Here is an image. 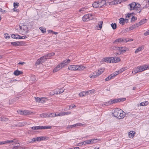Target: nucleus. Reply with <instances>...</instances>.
I'll use <instances>...</instances> for the list:
<instances>
[{
	"mask_svg": "<svg viewBox=\"0 0 149 149\" xmlns=\"http://www.w3.org/2000/svg\"><path fill=\"white\" fill-rule=\"evenodd\" d=\"M121 3V0H112V4L116 5Z\"/></svg>",
	"mask_w": 149,
	"mask_h": 149,
	"instance_id": "nucleus-22",
	"label": "nucleus"
},
{
	"mask_svg": "<svg viewBox=\"0 0 149 149\" xmlns=\"http://www.w3.org/2000/svg\"><path fill=\"white\" fill-rule=\"evenodd\" d=\"M40 59V60H41V61L42 63L44 62L47 60V57L45 55L41 57Z\"/></svg>",
	"mask_w": 149,
	"mask_h": 149,
	"instance_id": "nucleus-21",
	"label": "nucleus"
},
{
	"mask_svg": "<svg viewBox=\"0 0 149 149\" xmlns=\"http://www.w3.org/2000/svg\"><path fill=\"white\" fill-rule=\"evenodd\" d=\"M12 38L14 39H17L18 37L16 36V35L12 34L11 36Z\"/></svg>",
	"mask_w": 149,
	"mask_h": 149,
	"instance_id": "nucleus-50",
	"label": "nucleus"
},
{
	"mask_svg": "<svg viewBox=\"0 0 149 149\" xmlns=\"http://www.w3.org/2000/svg\"><path fill=\"white\" fill-rule=\"evenodd\" d=\"M24 115H30L31 114L30 112L28 111H24Z\"/></svg>",
	"mask_w": 149,
	"mask_h": 149,
	"instance_id": "nucleus-43",
	"label": "nucleus"
},
{
	"mask_svg": "<svg viewBox=\"0 0 149 149\" xmlns=\"http://www.w3.org/2000/svg\"><path fill=\"white\" fill-rule=\"evenodd\" d=\"M103 23V22L102 21H100L98 23V24H97V26H96L97 28L99 27L100 30L102 28Z\"/></svg>",
	"mask_w": 149,
	"mask_h": 149,
	"instance_id": "nucleus-29",
	"label": "nucleus"
},
{
	"mask_svg": "<svg viewBox=\"0 0 149 149\" xmlns=\"http://www.w3.org/2000/svg\"><path fill=\"white\" fill-rule=\"evenodd\" d=\"M98 2L100 5V8H101L102 6H104L107 3V2L105 0H100L98 1Z\"/></svg>",
	"mask_w": 149,
	"mask_h": 149,
	"instance_id": "nucleus-18",
	"label": "nucleus"
},
{
	"mask_svg": "<svg viewBox=\"0 0 149 149\" xmlns=\"http://www.w3.org/2000/svg\"><path fill=\"white\" fill-rule=\"evenodd\" d=\"M11 44L14 46H17L18 45H17L16 42H12L11 43Z\"/></svg>",
	"mask_w": 149,
	"mask_h": 149,
	"instance_id": "nucleus-54",
	"label": "nucleus"
},
{
	"mask_svg": "<svg viewBox=\"0 0 149 149\" xmlns=\"http://www.w3.org/2000/svg\"><path fill=\"white\" fill-rule=\"evenodd\" d=\"M125 70L126 69L125 68H123L120 69L118 71V72L119 73V74L120 73H121L123 71H125Z\"/></svg>",
	"mask_w": 149,
	"mask_h": 149,
	"instance_id": "nucleus-46",
	"label": "nucleus"
},
{
	"mask_svg": "<svg viewBox=\"0 0 149 149\" xmlns=\"http://www.w3.org/2000/svg\"><path fill=\"white\" fill-rule=\"evenodd\" d=\"M58 115L59 116H62L64 115V112H61L58 113Z\"/></svg>",
	"mask_w": 149,
	"mask_h": 149,
	"instance_id": "nucleus-62",
	"label": "nucleus"
},
{
	"mask_svg": "<svg viewBox=\"0 0 149 149\" xmlns=\"http://www.w3.org/2000/svg\"><path fill=\"white\" fill-rule=\"evenodd\" d=\"M79 96L81 97H82L86 95V93H85V91H83L82 92L79 93Z\"/></svg>",
	"mask_w": 149,
	"mask_h": 149,
	"instance_id": "nucleus-39",
	"label": "nucleus"
},
{
	"mask_svg": "<svg viewBox=\"0 0 149 149\" xmlns=\"http://www.w3.org/2000/svg\"><path fill=\"white\" fill-rule=\"evenodd\" d=\"M16 36L18 37L17 39H24L27 38L26 36H21L19 35H16Z\"/></svg>",
	"mask_w": 149,
	"mask_h": 149,
	"instance_id": "nucleus-36",
	"label": "nucleus"
},
{
	"mask_svg": "<svg viewBox=\"0 0 149 149\" xmlns=\"http://www.w3.org/2000/svg\"><path fill=\"white\" fill-rule=\"evenodd\" d=\"M120 61V58L118 57H112V63H117L119 62Z\"/></svg>",
	"mask_w": 149,
	"mask_h": 149,
	"instance_id": "nucleus-13",
	"label": "nucleus"
},
{
	"mask_svg": "<svg viewBox=\"0 0 149 149\" xmlns=\"http://www.w3.org/2000/svg\"><path fill=\"white\" fill-rule=\"evenodd\" d=\"M37 130L45 129H51L52 126H36Z\"/></svg>",
	"mask_w": 149,
	"mask_h": 149,
	"instance_id": "nucleus-9",
	"label": "nucleus"
},
{
	"mask_svg": "<svg viewBox=\"0 0 149 149\" xmlns=\"http://www.w3.org/2000/svg\"><path fill=\"white\" fill-rule=\"evenodd\" d=\"M117 28V25L115 23H112V29H116Z\"/></svg>",
	"mask_w": 149,
	"mask_h": 149,
	"instance_id": "nucleus-51",
	"label": "nucleus"
},
{
	"mask_svg": "<svg viewBox=\"0 0 149 149\" xmlns=\"http://www.w3.org/2000/svg\"><path fill=\"white\" fill-rule=\"evenodd\" d=\"M40 116L43 118H45L47 117H50V115H49L47 113H42L40 114Z\"/></svg>",
	"mask_w": 149,
	"mask_h": 149,
	"instance_id": "nucleus-26",
	"label": "nucleus"
},
{
	"mask_svg": "<svg viewBox=\"0 0 149 149\" xmlns=\"http://www.w3.org/2000/svg\"><path fill=\"white\" fill-rule=\"evenodd\" d=\"M144 35L145 36H147L149 35V30L147 31L144 33Z\"/></svg>",
	"mask_w": 149,
	"mask_h": 149,
	"instance_id": "nucleus-56",
	"label": "nucleus"
},
{
	"mask_svg": "<svg viewBox=\"0 0 149 149\" xmlns=\"http://www.w3.org/2000/svg\"><path fill=\"white\" fill-rule=\"evenodd\" d=\"M132 13H128L127 14V16H126V18L127 17L129 18L131 17V15H132Z\"/></svg>",
	"mask_w": 149,
	"mask_h": 149,
	"instance_id": "nucleus-57",
	"label": "nucleus"
},
{
	"mask_svg": "<svg viewBox=\"0 0 149 149\" xmlns=\"http://www.w3.org/2000/svg\"><path fill=\"white\" fill-rule=\"evenodd\" d=\"M35 100L36 102H40L41 100V98L38 97H35Z\"/></svg>",
	"mask_w": 149,
	"mask_h": 149,
	"instance_id": "nucleus-47",
	"label": "nucleus"
},
{
	"mask_svg": "<svg viewBox=\"0 0 149 149\" xmlns=\"http://www.w3.org/2000/svg\"><path fill=\"white\" fill-rule=\"evenodd\" d=\"M19 3L17 2H14L13 3V6L15 8H17L19 6Z\"/></svg>",
	"mask_w": 149,
	"mask_h": 149,
	"instance_id": "nucleus-42",
	"label": "nucleus"
},
{
	"mask_svg": "<svg viewBox=\"0 0 149 149\" xmlns=\"http://www.w3.org/2000/svg\"><path fill=\"white\" fill-rule=\"evenodd\" d=\"M111 61L112 57H106L103 58V60L101 61L100 62L101 63H103L104 62L107 63H111Z\"/></svg>",
	"mask_w": 149,
	"mask_h": 149,
	"instance_id": "nucleus-7",
	"label": "nucleus"
},
{
	"mask_svg": "<svg viewBox=\"0 0 149 149\" xmlns=\"http://www.w3.org/2000/svg\"><path fill=\"white\" fill-rule=\"evenodd\" d=\"M13 141H4L2 142H0V145H3V144H4L6 143H8L9 142H12Z\"/></svg>",
	"mask_w": 149,
	"mask_h": 149,
	"instance_id": "nucleus-34",
	"label": "nucleus"
},
{
	"mask_svg": "<svg viewBox=\"0 0 149 149\" xmlns=\"http://www.w3.org/2000/svg\"><path fill=\"white\" fill-rule=\"evenodd\" d=\"M86 144V142L85 141H83V142L79 143L78 144V146H80L81 145H84Z\"/></svg>",
	"mask_w": 149,
	"mask_h": 149,
	"instance_id": "nucleus-52",
	"label": "nucleus"
},
{
	"mask_svg": "<svg viewBox=\"0 0 149 149\" xmlns=\"http://www.w3.org/2000/svg\"><path fill=\"white\" fill-rule=\"evenodd\" d=\"M148 69H149V64L138 66L133 69L132 71V73L134 74H135L137 73L142 72Z\"/></svg>",
	"mask_w": 149,
	"mask_h": 149,
	"instance_id": "nucleus-2",
	"label": "nucleus"
},
{
	"mask_svg": "<svg viewBox=\"0 0 149 149\" xmlns=\"http://www.w3.org/2000/svg\"><path fill=\"white\" fill-rule=\"evenodd\" d=\"M129 9L131 10H134V11H136L138 13H140L141 11V8L140 5L138 3H136L135 2H132L129 5Z\"/></svg>",
	"mask_w": 149,
	"mask_h": 149,
	"instance_id": "nucleus-1",
	"label": "nucleus"
},
{
	"mask_svg": "<svg viewBox=\"0 0 149 149\" xmlns=\"http://www.w3.org/2000/svg\"><path fill=\"white\" fill-rule=\"evenodd\" d=\"M39 29L41 31L42 33H44L46 32V29L45 28H43L42 27H40Z\"/></svg>",
	"mask_w": 149,
	"mask_h": 149,
	"instance_id": "nucleus-38",
	"label": "nucleus"
},
{
	"mask_svg": "<svg viewBox=\"0 0 149 149\" xmlns=\"http://www.w3.org/2000/svg\"><path fill=\"white\" fill-rule=\"evenodd\" d=\"M70 61V60L69 59H67L63 61L62 62L58 64L59 65L60 68L61 69L63 68L65 66L68 65Z\"/></svg>",
	"mask_w": 149,
	"mask_h": 149,
	"instance_id": "nucleus-5",
	"label": "nucleus"
},
{
	"mask_svg": "<svg viewBox=\"0 0 149 149\" xmlns=\"http://www.w3.org/2000/svg\"><path fill=\"white\" fill-rule=\"evenodd\" d=\"M82 20L84 21H88L91 20L89 19L88 14L85 15L82 17Z\"/></svg>",
	"mask_w": 149,
	"mask_h": 149,
	"instance_id": "nucleus-20",
	"label": "nucleus"
},
{
	"mask_svg": "<svg viewBox=\"0 0 149 149\" xmlns=\"http://www.w3.org/2000/svg\"><path fill=\"white\" fill-rule=\"evenodd\" d=\"M104 71V69H101L100 70H98V71L97 72H96V74L94 75L91 76L90 77L91 78H95L96 77L99 76L100 75L101 73H102Z\"/></svg>",
	"mask_w": 149,
	"mask_h": 149,
	"instance_id": "nucleus-8",
	"label": "nucleus"
},
{
	"mask_svg": "<svg viewBox=\"0 0 149 149\" xmlns=\"http://www.w3.org/2000/svg\"><path fill=\"white\" fill-rule=\"evenodd\" d=\"M23 31L22 33L26 34L28 31V27L27 25L23 24Z\"/></svg>",
	"mask_w": 149,
	"mask_h": 149,
	"instance_id": "nucleus-15",
	"label": "nucleus"
},
{
	"mask_svg": "<svg viewBox=\"0 0 149 149\" xmlns=\"http://www.w3.org/2000/svg\"><path fill=\"white\" fill-rule=\"evenodd\" d=\"M17 112L18 113H19L21 115H24V111H23L22 110H18L17 111Z\"/></svg>",
	"mask_w": 149,
	"mask_h": 149,
	"instance_id": "nucleus-49",
	"label": "nucleus"
},
{
	"mask_svg": "<svg viewBox=\"0 0 149 149\" xmlns=\"http://www.w3.org/2000/svg\"><path fill=\"white\" fill-rule=\"evenodd\" d=\"M83 125H84V124H82V123H78L73 125H69L68 127L67 128H73L74 127H76L78 126H81Z\"/></svg>",
	"mask_w": 149,
	"mask_h": 149,
	"instance_id": "nucleus-14",
	"label": "nucleus"
},
{
	"mask_svg": "<svg viewBox=\"0 0 149 149\" xmlns=\"http://www.w3.org/2000/svg\"><path fill=\"white\" fill-rule=\"evenodd\" d=\"M21 25H19V28L20 30H23V24H21Z\"/></svg>",
	"mask_w": 149,
	"mask_h": 149,
	"instance_id": "nucleus-64",
	"label": "nucleus"
},
{
	"mask_svg": "<svg viewBox=\"0 0 149 149\" xmlns=\"http://www.w3.org/2000/svg\"><path fill=\"white\" fill-rule=\"evenodd\" d=\"M60 69H61V68H60V67L59 66V65H58L56 67H55L54 69L53 70V72H56L57 71H58L59 70H60Z\"/></svg>",
	"mask_w": 149,
	"mask_h": 149,
	"instance_id": "nucleus-30",
	"label": "nucleus"
},
{
	"mask_svg": "<svg viewBox=\"0 0 149 149\" xmlns=\"http://www.w3.org/2000/svg\"><path fill=\"white\" fill-rule=\"evenodd\" d=\"M148 104V101H145L140 103V105L144 106L147 105Z\"/></svg>",
	"mask_w": 149,
	"mask_h": 149,
	"instance_id": "nucleus-35",
	"label": "nucleus"
},
{
	"mask_svg": "<svg viewBox=\"0 0 149 149\" xmlns=\"http://www.w3.org/2000/svg\"><path fill=\"white\" fill-rule=\"evenodd\" d=\"M125 23V19L123 18H120L119 19V23L120 24H122V25H123Z\"/></svg>",
	"mask_w": 149,
	"mask_h": 149,
	"instance_id": "nucleus-28",
	"label": "nucleus"
},
{
	"mask_svg": "<svg viewBox=\"0 0 149 149\" xmlns=\"http://www.w3.org/2000/svg\"><path fill=\"white\" fill-rule=\"evenodd\" d=\"M23 72L22 71H20L18 70H15L13 73V74L15 76H18L23 74Z\"/></svg>",
	"mask_w": 149,
	"mask_h": 149,
	"instance_id": "nucleus-17",
	"label": "nucleus"
},
{
	"mask_svg": "<svg viewBox=\"0 0 149 149\" xmlns=\"http://www.w3.org/2000/svg\"><path fill=\"white\" fill-rule=\"evenodd\" d=\"M86 142V144L87 143H91L92 140L91 139L89 140H87L85 141Z\"/></svg>",
	"mask_w": 149,
	"mask_h": 149,
	"instance_id": "nucleus-53",
	"label": "nucleus"
},
{
	"mask_svg": "<svg viewBox=\"0 0 149 149\" xmlns=\"http://www.w3.org/2000/svg\"><path fill=\"white\" fill-rule=\"evenodd\" d=\"M144 47L143 45H142L141 46L139 47L135 51V53H138L139 52L141 51L142 50H143L144 49Z\"/></svg>",
	"mask_w": 149,
	"mask_h": 149,
	"instance_id": "nucleus-19",
	"label": "nucleus"
},
{
	"mask_svg": "<svg viewBox=\"0 0 149 149\" xmlns=\"http://www.w3.org/2000/svg\"><path fill=\"white\" fill-rule=\"evenodd\" d=\"M137 25L136 24H135L134 25L132 26L129 28V31H131L133 30L136 27H138Z\"/></svg>",
	"mask_w": 149,
	"mask_h": 149,
	"instance_id": "nucleus-27",
	"label": "nucleus"
},
{
	"mask_svg": "<svg viewBox=\"0 0 149 149\" xmlns=\"http://www.w3.org/2000/svg\"><path fill=\"white\" fill-rule=\"evenodd\" d=\"M126 100L125 98H120L115 99L112 100V103L123 102Z\"/></svg>",
	"mask_w": 149,
	"mask_h": 149,
	"instance_id": "nucleus-10",
	"label": "nucleus"
},
{
	"mask_svg": "<svg viewBox=\"0 0 149 149\" xmlns=\"http://www.w3.org/2000/svg\"><path fill=\"white\" fill-rule=\"evenodd\" d=\"M112 79V74H110L108 77L105 79L106 81H108Z\"/></svg>",
	"mask_w": 149,
	"mask_h": 149,
	"instance_id": "nucleus-45",
	"label": "nucleus"
},
{
	"mask_svg": "<svg viewBox=\"0 0 149 149\" xmlns=\"http://www.w3.org/2000/svg\"><path fill=\"white\" fill-rule=\"evenodd\" d=\"M1 120L2 121L7 122L8 120V119L7 118H4L3 117H1Z\"/></svg>",
	"mask_w": 149,
	"mask_h": 149,
	"instance_id": "nucleus-40",
	"label": "nucleus"
},
{
	"mask_svg": "<svg viewBox=\"0 0 149 149\" xmlns=\"http://www.w3.org/2000/svg\"><path fill=\"white\" fill-rule=\"evenodd\" d=\"M58 91V93L60 94L61 93H63L64 92V90H63L62 89H61L59 90Z\"/></svg>",
	"mask_w": 149,
	"mask_h": 149,
	"instance_id": "nucleus-58",
	"label": "nucleus"
},
{
	"mask_svg": "<svg viewBox=\"0 0 149 149\" xmlns=\"http://www.w3.org/2000/svg\"><path fill=\"white\" fill-rule=\"evenodd\" d=\"M13 141L12 142H11L8 143H14L16 144H19V143H18V142L17 140L16 139H14L13 140H7V141Z\"/></svg>",
	"mask_w": 149,
	"mask_h": 149,
	"instance_id": "nucleus-33",
	"label": "nucleus"
},
{
	"mask_svg": "<svg viewBox=\"0 0 149 149\" xmlns=\"http://www.w3.org/2000/svg\"><path fill=\"white\" fill-rule=\"evenodd\" d=\"M135 19H136V17L134 16H132L131 19V22L134 21Z\"/></svg>",
	"mask_w": 149,
	"mask_h": 149,
	"instance_id": "nucleus-55",
	"label": "nucleus"
},
{
	"mask_svg": "<svg viewBox=\"0 0 149 149\" xmlns=\"http://www.w3.org/2000/svg\"><path fill=\"white\" fill-rule=\"evenodd\" d=\"M46 100V98H45L44 97H41V100L40 102L41 103H44L45 102Z\"/></svg>",
	"mask_w": 149,
	"mask_h": 149,
	"instance_id": "nucleus-48",
	"label": "nucleus"
},
{
	"mask_svg": "<svg viewBox=\"0 0 149 149\" xmlns=\"http://www.w3.org/2000/svg\"><path fill=\"white\" fill-rule=\"evenodd\" d=\"M113 53L115 55L121 54L126 51L125 48L123 47H113L112 48Z\"/></svg>",
	"mask_w": 149,
	"mask_h": 149,
	"instance_id": "nucleus-3",
	"label": "nucleus"
},
{
	"mask_svg": "<svg viewBox=\"0 0 149 149\" xmlns=\"http://www.w3.org/2000/svg\"><path fill=\"white\" fill-rule=\"evenodd\" d=\"M146 21L147 19H142L139 22L136 23V24L137 25V26H138L139 27V26L144 24L146 22Z\"/></svg>",
	"mask_w": 149,
	"mask_h": 149,
	"instance_id": "nucleus-16",
	"label": "nucleus"
},
{
	"mask_svg": "<svg viewBox=\"0 0 149 149\" xmlns=\"http://www.w3.org/2000/svg\"><path fill=\"white\" fill-rule=\"evenodd\" d=\"M64 115H68L69 114H70L71 113V112L70 111H66L65 112H64Z\"/></svg>",
	"mask_w": 149,
	"mask_h": 149,
	"instance_id": "nucleus-60",
	"label": "nucleus"
},
{
	"mask_svg": "<svg viewBox=\"0 0 149 149\" xmlns=\"http://www.w3.org/2000/svg\"><path fill=\"white\" fill-rule=\"evenodd\" d=\"M125 113L120 109L117 117L119 119H123L125 116Z\"/></svg>",
	"mask_w": 149,
	"mask_h": 149,
	"instance_id": "nucleus-6",
	"label": "nucleus"
},
{
	"mask_svg": "<svg viewBox=\"0 0 149 149\" xmlns=\"http://www.w3.org/2000/svg\"><path fill=\"white\" fill-rule=\"evenodd\" d=\"M135 132L134 131H130L129 132V136L130 138H133L134 136Z\"/></svg>",
	"mask_w": 149,
	"mask_h": 149,
	"instance_id": "nucleus-24",
	"label": "nucleus"
},
{
	"mask_svg": "<svg viewBox=\"0 0 149 149\" xmlns=\"http://www.w3.org/2000/svg\"><path fill=\"white\" fill-rule=\"evenodd\" d=\"M92 5L93 7L94 8H97V7H98L99 6H100V5L98 1L97 2H94L93 3Z\"/></svg>",
	"mask_w": 149,
	"mask_h": 149,
	"instance_id": "nucleus-23",
	"label": "nucleus"
},
{
	"mask_svg": "<svg viewBox=\"0 0 149 149\" xmlns=\"http://www.w3.org/2000/svg\"><path fill=\"white\" fill-rule=\"evenodd\" d=\"M119 74V72H118V71L115 72L112 74V77H115L116 76Z\"/></svg>",
	"mask_w": 149,
	"mask_h": 149,
	"instance_id": "nucleus-41",
	"label": "nucleus"
},
{
	"mask_svg": "<svg viewBox=\"0 0 149 149\" xmlns=\"http://www.w3.org/2000/svg\"><path fill=\"white\" fill-rule=\"evenodd\" d=\"M84 68V67L82 65H71L68 67V69L71 70H83Z\"/></svg>",
	"mask_w": 149,
	"mask_h": 149,
	"instance_id": "nucleus-4",
	"label": "nucleus"
},
{
	"mask_svg": "<svg viewBox=\"0 0 149 149\" xmlns=\"http://www.w3.org/2000/svg\"><path fill=\"white\" fill-rule=\"evenodd\" d=\"M0 11L3 13H5L6 12L5 10H3L1 8H0Z\"/></svg>",
	"mask_w": 149,
	"mask_h": 149,
	"instance_id": "nucleus-61",
	"label": "nucleus"
},
{
	"mask_svg": "<svg viewBox=\"0 0 149 149\" xmlns=\"http://www.w3.org/2000/svg\"><path fill=\"white\" fill-rule=\"evenodd\" d=\"M54 55L55 53L54 52H52L49 53L45 55L47 57V58L48 59L49 58L53 56Z\"/></svg>",
	"mask_w": 149,
	"mask_h": 149,
	"instance_id": "nucleus-25",
	"label": "nucleus"
},
{
	"mask_svg": "<svg viewBox=\"0 0 149 149\" xmlns=\"http://www.w3.org/2000/svg\"><path fill=\"white\" fill-rule=\"evenodd\" d=\"M35 138L36 141H41V139L40 137H38L37 138Z\"/></svg>",
	"mask_w": 149,
	"mask_h": 149,
	"instance_id": "nucleus-63",
	"label": "nucleus"
},
{
	"mask_svg": "<svg viewBox=\"0 0 149 149\" xmlns=\"http://www.w3.org/2000/svg\"><path fill=\"white\" fill-rule=\"evenodd\" d=\"M120 109L118 108H116L113 109V113L112 112V114L113 115L114 117H117Z\"/></svg>",
	"mask_w": 149,
	"mask_h": 149,
	"instance_id": "nucleus-12",
	"label": "nucleus"
},
{
	"mask_svg": "<svg viewBox=\"0 0 149 149\" xmlns=\"http://www.w3.org/2000/svg\"><path fill=\"white\" fill-rule=\"evenodd\" d=\"M92 142L91 143H96L98 141V139H92Z\"/></svg>",
	"mask_w": 149,
	"mask_h": 149,
	"instance_id": "nucleus-44",
	"label": "nucleus"
},
{
	"mask_svg": "<svg viewBox=\"0 0 149 149\" xmlns=\"http://www.w3.org/2000/svg\"><path fill=\"white\" fill-rule=\"evenodd\" d=\"M124 39L123 38H119L113 41V43L114 44H118L121 42H123Z\"/></svg>",
	"mask_w": 149,
	"mask_h": 149,
	"instance_id": "nucleus-11",
	"label": "nucleus"
},
{
	"mask_svg": "<svg viewBox=\"0 0 149 149\" xmlns=\"http://www.w3.org/2000/svg\"><path fill=\"white\" fill-rule=\"evenodd\" d=\"M25 148H24L22 146H15L13 149H24Z\"/></svg>",
	"mask_w": 149,
	"mask_h": 149,
	"instance_id": "nucleus-31",
	"label": "nucleus"
},
{
	"mask_svg": "<svg viewBox=\"0 0 149 149\" xmlns=\"http://www.w3.org/2000/svg\"><path fill=\"white\" fill-rule=\"evenodd\" d=\"M42 63V62L41 60H40V59L39 58L38 59V60L36 61L35 65H37Z\"/></svg>",
	"mask_w": 149,
	"mask_h": 149,
	"instance_id": "nucleus-37",
	"label": "nucleus"
},
{
	"mask_svg": "<svg viewBox=\"0 0 149 149\" xmlns=\"http://www.w3.org/2000/svg\"><path fill=\"white\" fill-rule=\"evenodd\" d=\"M112 103V100H111L109 101H108V102H106L105 103L102 104V106L103 107H104L106 106H107L109 104H111Z\"/></svg>",
	"mask_w": 149,
	"mask_h": 149,
	"instance_id": "nucleus-32",
	"label": "nucleus"
},
{
	"mask_svg": "<svg viewBox=\"0 0 149 149\" xmlns=\"http://www.w3.org/2000/svg\"><path fill=\"white\" fill-rule=\"evenodd\" d=\"M36 141V139L35 138H33V139H31V141H30V143H33V142H35Z\"/></svg>",
	"mask_w": 149,
	"mask_h": 149,
	"instance_id": "nucleus-59",
	"label": "nucleus"
}]
</instances>
